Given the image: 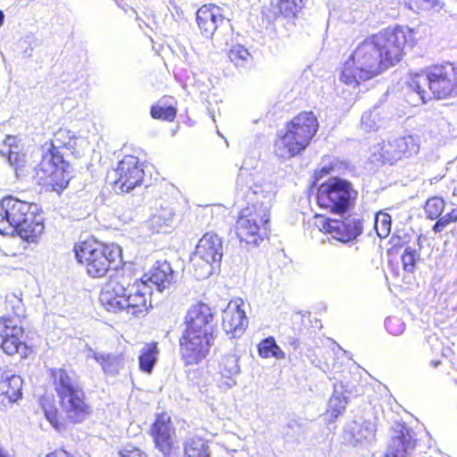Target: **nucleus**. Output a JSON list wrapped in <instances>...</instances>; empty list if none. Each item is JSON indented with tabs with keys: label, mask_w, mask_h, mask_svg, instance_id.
I'll return each instance as SVG.
<instances>
[{
	"label": "nucleus",
	"mask_w": 457,
	"mask_h": 457,
	"mask_svg": "<svg viewBox=\"0 0 457 457\" xmlns=\"http://www.w3.org/2000/svg\"><path fill=\"white\" fill-rule=\"evenodd\" d=\"M415 44L413 29L408 27L387 28L367 37L344 63L340 80L356 87L398 63L404 47Z\"/></svg>",
	"instance_id": "obj_1"
},
{
	"label": "nucleus",
	"mask_w": 457,
	"mask_h": 457,
	"mask_svg": "<svg viewBox=\"0 0 457 457\" xmlns=\"http://www.w3.org/2000/svg\"><path fill=\"white\" fill-rule=\"evenodd\" d=\"M37 206L12 196L0 202V233L16 232L23 240L35 242L43 233L44 224L36 215Z\"/></svg>",
	"instance_id": "obj_2"
},
{
	"label": "nucleus",
	"mask_w": 457,
	"mask_h": 457,
	"mask_svg": "<svg viewBox=\"0 0 457 457\" xmlns=\"http://www.w3.org/2000/svg\"><path fill=\"white\" fill-rule=\"evenodd\" d=\"M408 87L424 104L431 98L454 97L457 96V67L451 62L433 65L412 75Z\"/></svg>",
	"instance_id": "obj_3"
},
{
	"label": "nucleus",
	"mask_w": 457,
	"mask_h": 457,
	"mask_svg": "<svg viewBox=\"0 0 457 457\" xmlns=\"http://www.w3.org/2000/svg\"><path fill=\"white\" fill-rule=\"evenodd\" d=\"M150 290L145 285L125 287L122 282L112 280L100 295V301L108 312H124L135 318L145 316L150 304Z\"/></svg>",
	"instance_id": "obj_4"
},
{
	"label": "nucleus",
	"mask_w": 457,
	"mask_h": 457,
	"mask_svg": "<svg viewBox=\"0 0 457 457\" xmlns=\"http://www.w3.org/2000/svg\"><path fill=\"white\" fill-rule=\"evenodd\" d=\"M319 128L312 112H303L287 124L286 129L278 133L274 153L281 159H290L306 149Z\"/></svg>",
	"instance_id": "obj_5"
},
{
	"label": "nucleus",
	"mask_w": 457,
	"mask_h": 457,
	"mask_svg": "<svg viewBox=\"0 0 457 457\" xmlns=\"http://www.w3.org/2000/svg\"><path fill=\"white\" fill-rule=\"evenodd\" d=\"M52 375L61 410L66 420L73 424L83 422L92 413V407L83 387L76 378L63 369L53 371Z\"/></svg>",
	"instance_id": "obj_6"
},
{
	"label": "nucleus",
	"mask_w": 457,
	"mask_h": 457,
	"mask_svg": "<svg viewBox=\"0 0 457 457\" xmlns=\"http://www.w3.org/2000/svg\"><path fill=\"white\" fill-rule=\"evenodd\" d=\"M77 261L85 266L92 278H103L111 270H116L122 263L121 248L96 240H87L74 247Z\"/></svg>",
	"instance_id": "obj_7"
},
{
	"label": "nucleus",
	"mask_w": 457,
	"mask_h": 457,
	"mask_svg": "<svg viewBox=\"0 0 457 457\" xmlns=\"http://www.w3.org/2000/svg\"><path fill=\"white\" fill-rule=\"evenodd\" d=\"M274 195L267 192L264 201L257 200L240 212L236 224V233L241 242L257 246L267 236L266 225L270 220V210Z\"/></svg>",
	"instance_id": "obj_8"
},
{
	"label": "nucleus",
	"mask_w": 457,
	"mask_h": 457,
	"mask_svg": "<svg viewBox=\"0 0 457 457\" xmlns=\"http://www.w3.org/2000/svg\"><path fill=\"white\" fill-rule=\"evenodd\" d=\"M357 196L358 192L351 182L332 177L320 186L317 203L320 207L331 212L344 214L354 206Z\"/></svg>",
	"instance_id": "obj_9"
},
{
	"label": "nucleus",
	"mask_w": 457,
	"mask_h": 457,
	"mask_svg": "<svg viewBox=\"0 0 457 457\" xmlns=\"http://www.w3.org/2000/svg\"><path fill=\"white\" fill-rule=\"evenodd\" d=\"M26 339L21 319L0 317V347L4 353L8 355L19 353L21 357L27 356Z\"/></svg>",
	"instance_id": "obj_10"
},
{
	"label": "nucleus",
	"mask_w": 457,
	"mask_h": 457,
	"mask_svg": "<svg viewBox=\"0 0 457 457\" xmlns=\"http://www.w3.org/2000/svg\"><path fill=\"white\" fill-rule=\"evenodd\" d=\"M214 336L184 331L179 338V353L186 366L200 363L209 354Z\"/></svg>",
	"instance_id": "obj_11"
},
{
	"label": "nucleus",
	"mask_w": 457,
	"mask_h": 457,
	"mask_svg": "<svg viewBox=\"0 0 457 457\" xmlns=\"http://www.w3.org/2000/svg\"><path fill=\"white\" fill-rule=\"evenodd\" d=\"M114 172L116 176L114 189L117 192L129 193L139 186L144 179V170L138 159L131 155L125 156L120 161Z\"/></svg>",
	"instance_id": "obj_12"
},
{
	"label": "nucleus",
	"mask_w": 457,
	"mask_h": 457,
	"mask_svg": "<svg viewBox=\"0 0 457 457\" xmlns=\"http://www.w3.org/2000/svg\"><path fill=\"white\" fill-rule=\"evenodd\" d=\"M416 445L415 432L404 423H396L383 457H411Z\"/></svg>",
	"instance_id": "obj_13"
},
{
	"label": "nucleus",
	"mask_w": 457,
	"mask_h": 457,
	"mask_svg": "<svg viewBox=\"0 0 457 457\" xmlns=\"http://www.w3.org/2000/svg\"><path fill=\"white\" fill-rule=\"evenodd\" d=\"M262 177L247 168L240 167L237 178V189L249 201L250 204L264 201L267 192L274 194L270 184L261 183Z\"/></svg>",
	"instance_id": "obj_14"
},
{
	"label": "nucleus",
	"mask_w": 457,
	"mask_h": 457,
	"mask_svg": "<svg viewBox=\"0 0 457 457\" xmlns=\"http://www.w3.org/2000/svg\"><path fill=\"white\" fill-rule=\"evenodd\" d=\"M214 313L211 307L204 303H197L190 306L186 317V329L191 333L213 336Z\"/></svg>",
	"instance_id": "obj_15"
},
{
	"label": "nucleus",
	"mask_w": 457,
	"mask_h": 457,
	"mask_svg": "<svg viewBox=\"0 0 457 457\" xmlns=\"http://www.w3.org/2000/svg\"><path fill=\"white\" fill-rule=\"evenodd\" d=\"M323 229L337 241L348 243L362 233V220L353 216L343 220L328 219L323 224Z\"/></svg>",
	"instance_id": "obj_16"
},
{
	"label": "nucleus",
	"mask_w": 457,
	"mask_h": 457,
	"mask_svg": "<svg viewBox=\"0 0 457 457\" xmlns=\"http://www.w3.org/2000/svg\"><path fill=\"white\" fill-rule=\"evenodd\" d=\"M244 303H229L222 313V328L231 338L240 337L248 326Z\"/></svg>",
	"instance_id": "obj_17"
},
{
	"label": "nucleus",
	"mask_w": 457,
	"mask_h": 457,
	"mask_svg": "<svg viewBox=\"0 0 457 457\" xmlns=\"http://www.w3.org/2000/svg\"><path fill=\"white\" fill-rule=\"evenodd\" d=\"M174 428L171 425L170 416L162 412L156 416L151 428L155 447L165 456L169 457L173 447L172 435Z\"/></svg>",
	"instance_id": "obj_18"
},
{
	"label": "nucleus",
	"mask_w": 457,
	"mask_h": 457,
	"mask_svg": "<svg viewBox=\"0 0 457 457\" xmlns=\"http://www.w3.org/2000/svg\"><path fill=\"white\" fill-rule=\"evenodd\" d=\"M223 21L220 8L215 4L203 5L196 12L197 25L205 37H212Z\"/></svg>",
	"instance_id": "obj_19"
},
{
	"label": "nucleus",
	"mask_w": 457,
	"mask_h": 457,
	"mask_svg": "<svg viewBox=\"0 0 457 457\" xmlns=\"http://www.w3.org/2000/svg\"><path fill=\"white\" fill-rule=\"evenodd\" d=\"M148 276V280L156 286L159 292H162L177 283L179 273L172 269L169 262L164 260L157 261Z\"/></svg>",
	"instance_id": "obj_20"
},
{
	"label": "nucleus",
	"mask_w": 457,
	"mask_h": 457,
	"mask_svg": "<svg viewBox=\"0 0 457 457\" xmlns=\"http://www.w3.org/2000/svg\"><path fill=\"white\" fill-rule=\"evenodd\" d=\"M195 253L220 267L223 256L221 238L213 233H206L199 240Z\"/></svg>",
	"instance_id": "obj_21"
},
{
	"label": "nucleus",
	"mask_w": 457,
	"mask_h": 457,
	"mask_svg": "<svg viewBox=\"0 0 457 457\" xmlns=\"http://www.w3.org/2000/svg\"><path fill=\"white\" fill-rule=\"evenodd\" d=\"M375 433L374 424L370 420H353L347 424L344 430V439L353 446L370 441Z\"/></svg>",
	"instance_id": "obj_22"
},
{
	"label": "nucleus",
	"mask_w": 457,
	"mask_h": 457,
	"mask_svg": "<svg viewBox=\"0 0 457 457\" xmlns=\"http://www.w3.org/2000/svg\"><path fill=\"white\" fill-rule=\"evenodd\" d=\"M23 380L11 370H0V394L10 403H15L22 396Z\"/></svg>",
	"instance_id": "obj_23"
},
{
	"label": "nucleus",
	"mask_w": 457,
	"mask_h": 457,
	"mask_svg": "<svg viewBox=\"0 0 457 457\" xmlns=\"http://www.w3.org/2000/svg\"><path fill=\"white\" fill-rule=\"evenodd\" d=\"M353 394V388L342 381L334 385V393L328 404L327 413L330 420L337 419L345 409L348 397Z\"/></svg>",
	"instance_id": "obj_24"
},
{
	"label": "nucleus",
	"mask_w": 457,
	"mask_h": 457,
	"mask_svg": "<svg viewBox=\"0 0 457 457\" xmlns=\"http://www.w3.org/2000/svg\"><path fill=\"white\" fill-rule=\"evenodd\" d=\"M16 141L15 137L6 136L0 148V155L15 170L18 176L19 171H21L24 167L25 156L21 154V148Z\"/></svg>",
	"instance_id": "obj_25"
},
{
	"label": "nucleus",
	"mask_w": 457,
	"mask_h": 457,
	"mask_svg": "<svg viewBox=\"0 0 457 457\" xmlns=\"http://www.w3.org/2000/svg\"><path fill=\"white\" fill-rule=\"evenodd\" d=\"M60 147L61 145L52 143L48 151L42 155L39 163L42 172H52L51 169L54 168H71L70 163L64 160L62 154L60 153Z\"/></svg>",
	"instance_id": "obj_26"
},
{
	"label": "nucleus",
	"mask_w": 457,
	"mask_h": 457,
	"mask_svg": "<svg viewBox=\"0 0 457 457\" xmlns=\"http://www.w3.org/2000/svg\"><path fill=\"white\" fill-rule=\"evenodd\" d=\"M219 367L221 376L228 379L226 381L227 386L233 387L237 384L234 377L240 372L238 357L235 354H225L221 357Z\"/></svg>",
	"instance_id": "obj_27"
},
{
	"label": "nucleus",
	"mask_w": 457,
	"mask_h": 457,
	"mask_svg": "<svg viewBox=\"0 0 457 457\" xmlns=\"http://www.w3.org/2000/svg\"><path fill=\"white\" fill-rule=\"evenodd\" d=\"M184 457H211L208 442L199 436L187 438L184 442Z\"/></svg>",
	"instance_id": "obj_28"
},
{
	"label": "nucleus",
	"mask_w": 457,
	"mask_h": 457,
	"mask_svg": "<svg viewBox=\"0 0 457 457\" xmlns=\"http://www.w3.org/2000/svg\"><path fill=\"white\" fill-rule=\"evenodd\" d=\"M159 349L157 343L146 344L141 350L138 356L140 370L150 374L157 362Z\"/></svg>",
	"instance_id": "obj_29"
},
{
	"label": "nucleus",
	"mask_w": 457,
	"mask_h": 457,
	"mask_svg": "<svg viewBox=\"0 0 457 457\" xmlns=\"http://www.w3.org/2000/svg\"><path fill=\"white\" fill-rule=\"evenodd\" d=\"M94 357L107 374L115 375L123 368L121 354L95 353Z\"/></svg>",
	"instance_id": "obj_30"
},
{
	"label": "nucleus",
	"mask_w": 457,
	"mask_h": 457,
	"mask_svg": "<svg viewBox=\"0 0 457 457\" xmlns=\"http://www.w3.org/2000/svg\"><path fill=\"white\" fill-rule=\"evenodd\" d=\"M190 262L194 268L195 277L201 280L209 278L214 271L217 264L194 253L190 258Z\"/></svg>",
	"instance_id": "obj_31"
},
{
	"label": "nucleus",
	"mask_w": 457,
	"mask_h": 457,
	"mask_svg": "<svg viewBox=\"0 0 457 457\" xmlns=\"http://www.w3.org/2000/svg\"><path fill=\"white\" fill-rule=\"evenodd\" d=\"M397 142L395 138L384 141L378 146L379 159L384 163L393 164L395 162L401 160V154L399 149L396 148Z\"/></svg>",
	"instance_id": "obj_32"
},
{
	"label": "nucleus",
	"mask_w": 457,
	"mask_h": 457,
	"mask_svg": "<svg viewBox=\"0 0 457 457\" xmlns=\"http://www.w3.org/2000/svg\"><path fill=\"white\" fill-rule=\"evenodd\" d=\"M379 106L375 105L371 110L363 112L361 119V128L366 132L375 131L382 125Z\"/></svg>",
	"instance_id": "obj_33"
},
{
	"label": "nucleus",
	"mask_w": 457,
	"mask_h": 457,
	"mask_svg": "<svg viewBox=\"0 0 457 457\" xmlns=\"http://www.w3.org/2000/svg\"><path fill=\"white\" fill-rule=\"evenodd\" d=\"M228 58L237 68L246 69L251 66L253 57L248 50L243 46L237 45L228 52Z\"/></svg>",
	"instance_id": "obj_34"
},
{
	"label": "nucleus",
	"mask_w": 457,
	"mask_h": 457,
	"mask_svg": "<svg viewBox=\"0 0 457 457\" xmlns=\"http://www.w3.org/2000/svg\"><path fill=\"white\" fill-rule=\"evenodd\" d=\"M258 352L261 357L270 358L275 357L276 359H284L285 353L277 345L272 337L263 339L258 345Z\"/></svg>",
	"instance_id": "obj_35"
},
{
	"label": "nucleus",
	"mask_w": 457,
	"mask_h": 457,
	"mask_svg": "<svg viewBox=\"0 0 457 457\" xmlns=\"http://www.w3.org/2000/svg\"><path fill=\"white\" fill-rule=\"evenodd\" d=\"M52 172H43L50 179V181L61 189L67 187L71 179V168H54L51 169Z\"/></svg>",
	"instance_id": "obj_36"
},
{
	"label": "nucleus",
	"mask_w": 457,
	"mask_h": 457,
	"mask_svg": "<svg viewBox=\"0 0 457 457\" xmlns=\"http://www.w3.org/2000/svg\"><path fill=\"white\" fill-rule=\"evenodd\" d=\"M397 142L396 148L399 149L401 158L411 157L419 153L420 145L412 136H406L395 138Z\"/></svg>",
	"instance_id": "obj_37"
},
{
	"label": "nucleus",
	"mask_w": 457,
	"mask_h": 457,
	"mask_svg": "<svg viewBox=\"0 0 457 457\" xmlns=\"http://www.w3.org/2000/svg\"><path fill=\"white\" fill-rule=\"evenodd\" d=\"M445 207V203L444 199L438 196H434L427 200L424 211L428 219L435 220L442 215Z\"/></svg>",
	"instance_id": "obj_38"
},
{
	"label": "nucleus",
	"mask_w": 457,
	"mask_h": 457,
	"mask_svg": "<svg viewBox=\"0 0 457 457\" xmlns=\"http://www.w3.org/2000/svg\"><path fill=\"white\" fill-rule=\"evenodd\" d=\"M401 259L403 270L413 273L416 269V262L420 260V253L411 246H406Z\"/></svg>",
	"instance_id": "obj_39"
},
{
	"label": "nucleus",
	"mask_w": 457,
	"mask_h": 457,
	"mask_svg": "<svg viewBox=\"0 0 457 457\" xmlns=\"http://www.w3.org/2000/svg\"><path fill=\"white\" fill-rule=\"evenodd\" d=\"M374 227L379 237H386L391 230V216L386 212H378L375 217Z\"/></svg>",
	"instance_id": "obj_40"
},
{
	"label": "nucleus",
	"mask_w": 457,
	"mask_h": 457,
	"mask_svg": "<svg viewBox=\"0 0 457 457\" xmlns=\"http://www.w3.org/2000/svg\"><path fill=\"white\" fill-rule=\"evenodd\" d=\"M304 5V0H279L278 9L285 17H295Z\"/></svg>",
	"instance_id": "obj_41"
},
{
	"label": "nucleus",
	"mask_w": 457,
	"mask_h": 457,
	"mask_svg": "<svg viewBox=\"0 0 457 457\" xmlns=\"http://www.w3.org/2000/svg\"><path fill=\"white\" fill-rule=\"evenodd\" d=\"M150 113L154 119L171 121L176 117L177 110L171 105L155 104L151 107Z\"/></svg>",
	"instance_id": "obj_42"
},
{
	"label": "nucleus",
	"mask_w": 457,
	"mask_h": 457,
	"mask_svg": "<svg viewBox=\"0 0 457 457\" xmlns=\"http://www.w3.org/2000/svg\"><path fill=\"white\" fill-rule=\"evenodd\" d=\"M6 309H11L13 312L15 319H21L24 313V305L22 299L15 294H9L6 295Z\"/></svg>",
	"instance_id": "obj_43"
},
{
	"label": "nucleus",
	"mask_w": 457,
	"mask_h": 457,
	"mask_svg": "<svg viewBox=\"0 0 457 457\" xmlns=\"http://www.w3.org/2000/svg\"><path fill=\"white\" fill-rule=\"evenodd\" d=\"M43 409H44V412H45V416H46V420L50 422V424L56 430L61 431L63 428V425H62V423L59 422V420H58L57 409L51 404H48L47 406L43 405Z\"/></svg>",
	"instance_id": "obj_44"
},
{
	"label": "nucleus",
	"mask_w": 457,
	"mask_h": 457,
	"mask_svg": "<svg viewBox=\"0 0 457 457\" xmlns=\"http://www.w3.org/2000/svg\"><path fill=\"white\" fill-rule=\"evenodd\" d=\"M385 327L390 334L395 336L401 335L405 329L404 323L396 317L386 318Z\"/></svg>",
	"instance_id": "obj_45"
},
{
	"label": "nucleus",
	"mask_w": 457,
	"mask_h": 457,
	"mask_svg": "<svg viewBox=\"0 0 457 457\" xmlns=\"http://www.w3.org/2000/svg\"><path fill=\"white\" fill-rule=\"evenodd\" d=\"M286 429L285 435L288 437H295L304 432L303 425L296 420H289L287 424Z\"/></svg>",
	"instance_id": "obj_46"
},
{
	"label": "nucleus",
	"mask_w": 457,
	"mask_h": 457,
	"mask_svg": "<svg viewBox=\"0 0 457 457\" xmlns=\"http://www.w3.org/2000/svg\"><path fill=\"white\" fill-rule=\"evenodd\" d=\"M437 3V0H414L411 9L416 12L428 11L432 9Z\"/></svg>",
	"instance_id": "obj_47"
},
{
	"label": "nucleus",
	"mask_w": 457,
	"mask_h": 457,
	"mask_svg": "<svg viewBox=\"0 0 457 457\" xmlns=\"http://www.w3.org/2000/svg\"><path fill=\"white\" fill-rule=\"evenodd\" d=\"M436 220V223L432 227V230L436 234L441 233L449 224L453 223L446 214L441 215Z\"/></svg>",
	"instance_id": "obj_48"
},
{
	"label": "nucleus",
	"mask_w": 457,
	"mask_h": 457,
	"mask_svg": "<svg viewBox=\"0 0 457 457\" xmlns=\"http://www.w3.org/2000/svg\"><path fill=\"white\" fill-rule=\"evenodd\" d=\"M120 454L121 457H147L146 454L137 448L125 449Z\"/></svg>",
	"instance_id": "obj_49"
},
{
	"label": "nucleus",
	"mask_w": 457,
	"mask_h": 457,
	"mask_svg": "<svg viewBox=\"0 0 457 457\" xmlns=\"http://www.w3.org/2000/svg\"><path fill=\"white\" fill-rule=\"evenodd\" d=\"M64 134H70V131L62 130V129L59 130L57 132V134L55 135V142H58V143L63 145V146L68 147V148L72 147L73 145L71 144V141H72V138L74 137V136L70 137V141L69 142H62L61 137H63Z\"/></svg>",
	"instance_id": "obj_50"
},
{
	"label": "nucleus",
	"mask_w": 457,
	"mask_h": 457,
	"mask_svg": "<svg viewBox=\"0 0 457 457\" xmlns=\"http://www.w3.org/2000/svg\"><path fill=\"white\" fill-rule=\"evenodd\" d=\"M46 457H75L71 453L65 450L60 449L48 453Z\"/></svg>",
	"instance_id": "obj_51"
},
{
	"label": "nucleus",
	"mask_w": 457,
	"mask_h": 457,
	"mask_svg": "<svg viewBox=\"0 0 457 457\" xmlns=\"http://www.w3.org/2000/svg\"><path fill=\"white\" fill-rule=\"evenodd\" d=\"M446 215L449 217L450 220L453 223H456L457 222V207L456 208H453L451 210V212H449L448 213H446Z\"/></svg>",
	"instance_id": "obj_52"
},
{
	"label": "nucleus",
	"mask_w": 457,
	"mask_h": 457,
	"mask_svg": "<svg viewBox=\"0 0 457 457\" xmlns=\"http://www.w3.org/2000/svg\"><path fill=\"white\" fill-rule=\"evenodd\" d=\"M329 170L330 169L329 168H326V167H323L320 171H319V175L320 177H321L322 175H327L329 173ZM316 175H318V172L316 173Z\"/></svg>",
	"instance_id": "obj_53"
},
{
	"label": "nucleus",
	"mask_w": 457,
	"mask_h": 457,
	"mask_svg": "<svg viewBox=\"0 0 457 457\" xmlns=\"http://www.w3.org/2000/svg\"><path fill=\"white\" fill-rule=\"evenodd\" d=\"M0 457H11L7 451L0 445Z\"/></svg>",
	"instance_id": "obj_54"
},
{
	"label": "nucleus",
	"mask_w": 457,
	"mask_h": 457,
	"mask_svg": "<svg viewBox=\"0 0 457 457\" xmlns=\"http://www.w3.org/2000/svg\"><path fill=\"white\" fill-rule=\"evenodd\" d=\"M440 364H441V361H440V360H432V361H430V365H431L433 368H437Z\"/></svg>",
	"instance_id": "obj_55"
},
{
	"label": "nucleus",
	"mask_w": 457,
	"mask_h": 457,
	"mask_svg": "<svg viewBox=\"0 0 457 457\" xmlns=\"http://www.w3.org/2000/svg\"><path fill=\"white\" fill-rule=\"evenodd\" d=\"M172 212H169L168 213L165 214L164 216V220H165V222L170 220L171 218H172Z\"/></svg>",
	"instance_id": "obj_56"
},
{
	"label": "nucleus",
	"mask_w": 457,
	"mask_h": 457,
	"mask_svg": "<svg viewBox=\"0 0 457 457\" xmlns=\"http://www.w3.org/2000/svg\"><path fill=\"white\" fill-rule=\"evenodd\" d=\"M4 21V14L3 11L0 10V26L3 25Z\"/></svg>",
	"instance_id": "obj_57"
},
{
	"label": "nucleus",
	"mask_w": 457,
	"mask_h": 457,
	"mask_svg": "<svg viewBox=\"0 0 457 457\" xmlns=\"http://www.w3.org/2000/svg\"><path fill=\"white\" fill-rule=\"evenodd\" d=\"M421 238H422V236L420 235L418 239H417V244L419 245V250L421 248L422 245H421Z\"/></svg>",
	"instance_id": "obj_58"
},
{
	"label": "nucleus",
	"mask_w": 457,
	"mask_h": 457,
	"mask_svg": "<svg viewBox=\"0 0 457 457\" xmlns=\"http://www.w3.org/2000/svg\"><path fill=\"white\" fill-rule=\"evenodd\" d=\"M292 345L295 346V348H296L298 346V342L297 340H294L292 343H290Z\"/></svg>",
	"instance_id": "obj_59"
},
{
	"label": "nucleus",
	"mask_w": 457,
	"mask_h": 457,
	"mask_svg": "<svg viewBox=\"0 0 457 457\" xmlns=\"http://www.w3.org/2000/svg\"><path fill=\"white\" fill-rule=\"evenodd\" d=\"M158 218H159L158 216L154 215L153 219L155 220V219H158Z\"/></svg>",
	"instance_id": "obj_60"
}]
</instances>
